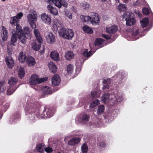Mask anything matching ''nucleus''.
Listing matches in <instances>:
<instances>
[{
    "mask_svg": "<svg viewBox=\"0 0 153 153\" xmlns=\"http://www.w3.org/2000/svg\"><path fill=\"white\" fill-rule=\"evenodd\" d=\"M1 33L2 39L4 41H6L7 38L8 33L6 28L3 26L1 27Z\"/></svg>",
    "mask_w": 153,
    "mask_h": 153,
    "instance_id": "6ab92c4d",
    "label": "nucleus"
},
{
    "mask_svg": "<svg viewBox=\"0 0 153 153\" xmlns=\"http://www.w3.org/2000/svg\"><path fill=\"white\" fill-rule=\"evenodd\" d=\"M54 27L56 26L57 28L56 29L57 30H58V28H59L61 27L64 26L62 23L57 19L54 20Z\"/></svg>",
    "mask_w": 153,
    "mask_h": 153,
    "instance_id": "c9c22d12",
    "label": "nucleus"
},
{
    "mask_svg": "<svg viewBox=\"0 0 153 153\" xmlns=\"http://www.w3.org/2000/svg\"><path fill=\"white\" fill-rule=\"evenodd\" d=\"M140 31L139 29L136 30L134 32L132 33V35L133 36H135L138 34L139 33Z\"/></svg>",
    "mask_w": 153,
    "mask_h": 153,
    "instance_id": "13d9d810",
    "label": "nucleus"
},
{
    "mask_svg": "<svg viewBox=\"0 0 153 153\" xmlns=\"http://www.w3.org/2000/svg\"><path fill=\"white\" fill-rule=\"evenodd\" d=\"M6 105L7 106V108H8L9 107V105L8 104H7V103L6 104Z\"/></svg>",
    "mask_w": 153,
    "mask_h": 153,
    "instance_id": "338daca9",
    "label": "nucleus"
},
{
    "mask_svg": "<svg viewBox=\"0 0 153 153\" xmlns=\"http://www.w3.org/2000/svg\"><path fill=\"white\" fill-rule=\"evenodd\" d=\"M136 13L137 14L139 17H141L142 16V14L140 13L139 11H137L136 12Z\"/></svg>",
    "mask_w": 153,
    "mask_h": 153,
    "instance_id": "0e129e2a",
    "label": "nucleus"
},
{
    "mask_svg": "<svg viewBox=\"0 0 153 153\" xmlns=\"http://www.w3.org/2000/svg\"><path fill=\"white\" fill-rule=\"evenodd\" d=\"M33 32L38 42L40 43H42L43 39L39 30L37 29H34Z\"/></svg>",
    "mask_w": 153,
    "mask_h": 153,
    "instance_id": "f3484780",
    "label": "nucleus"
},
{
    "mask_svg": "<svg viewBox=\"0 0 153 153\" xmlns=\"http://www.w3.org/2000/svg\"><path fill=\"white\" fill-rule=\"evenodd\" d=\"M80 140L79 137H74L71 139L68 142V144L71 146H73L78 144Z\"/></svg>",
    "mask_w": 153,
    "mask_h": 153,
    "instance_id": "a878e982",
    "label": "nucleus"
},
{
    "mask_svg": "<svg viewBox=\"0 0 153 153\" xmlns=\"http://www.w3.org/2000/svg\"><path fill=\"white\" fill-rule=\"evenodd\" d=\"M37 16L36 12L34 11L33 13H30L27 15V21L33 28L35 29L36 27L35 22L36 21Z\"/></svg>",
    "mask_w": 153,
    "mask_h": 153,
    "instance_id": "423d86ee",
    "label": "nucleus"
},
{
    "mask_svg": "<svg viewBox=\"0 0 153 153\" xmlns=\"http://www.w3.org/2000/svg\"><path fill=\"white\" fill-rule=\"evenodd\" d=\"M83 7L86 10L88 9L90 7V5L88 3H85L83 5Z\"/></svg>",
    "mask_w": 153,
    "mask_h": 153,
    "instance_id": "bf43d9fd",
    "label": "nucleus"
},
{
    "mask_svg": "<svg viewBox=\"0 0 153 153\" xmlns=\"http://www.w3.org/2000/svg\"><path fill=\"white\" fill-rule=\"evenodd\" d=\"M81 150L82 153H87L88 151V147L87 144L84 143L81 146Z\"/></svg>",
    "mask_w": 153,
    "mask_h": 153,
    "instance_id": "c03bdc74",
    "label": "nucleus"
},
{
    "mask_svg": "<svg viewBox=\"0 0 153 153\" xmlns=\"http://www.w3.org/2000/svg\"><path fill=\"white\" fill-rule=\"evenodd\" d=\"M18 74L20 78H22L24 77L25 74V71L24 68L21 66L18 67Z\"/></svg>",
    "mask_w": 153,
    "mask_h": 153,
    "instance_id": "c85d7f7f",
    "label": "nucleus"
},
{
    "mask_svg": "<svg viewBox=\"0 0 153 153\" xmlns=\"http://www.w3.org/2000/svg\"><path fill=\"white\" fill-rule=\"evenodd\" d=\"M104 42V40L102 39H97L95 41V46H99L102 44Z\"/></svg>",
    "mask_w": 153,
    "mask_h": 153,
    "instance_id": "09e8293b",
    "label": "nucleus"
},
{
    "mask_svg": "<svg viewBox=\"0 0 153 153\" xmlns=\"http://www.w3.org/2000/svg\"><path fill=\"white\" fill-rule=\"evenodd\" d=\"M44 1L48 3H51L52 2V0H44Z\"/></svg>",
    "mask_w": 153,
    "mask_h": 153,
    "instance_id": "69168bd1",
    "label": "nucleus"
},
{
    "mask_svg": "<svg viewBox=\"0 0 153 153\" xmlns=\"http://www.w3.org/2000/svg\"><path fill=\"white\" fill-rule=\"evenodd\" d=\"M6 85L4 81L0 82V93H4L6 90Z\"/></svg>",
    "mask_w": 153,
    "mask_h": 153,
    "instance_id": "f704fd0d",
    "label": "nucleus"
},
{
    "mask_svg": "<svg viewBox=\"0 0 153 153\" xmlns=\"http://www.w3.org/2000/svg\"><path fill=\"white\" fill-rule=\"evenodd\" d=\"M48 66L49 69L51 72L54 73L56 71V66L52 62H50L48 64Z\"/></svg>",
    "mask_w": 153,
    "mask_h": 153,
    "instance_id": "2f4dec72",
    "label": "nucleus"
},
{
    "mask_svg": "<svg viewBox=\"0 0 153 153\" xmlns=\"http://www.w3.org/2000/svg\"><path fill=\"white\" fill-rule=\"evenodd\" d=\"M133 4L135 6H137L139 5L140 3L139 1L137 0L134 2Z\"/></svg>",
    "mask_w": 153,
    "mask_h": 153,
    "instance_id": "e2e57ef3",
    "label": "nucleus"
},
{
    "mask_svg": "<svg viewBox=\"0 0 153 153\" xmlns=\"http://www.w3.org/2000/svg\"><path fill=\"white\" fill-rule=\"evenodd\" d=\"M102 36L106 39H109L111 38V36L110 35L102 34Z\"/></svg>",
    "mask_w": 153,
    "mask_h": 153,
    "instance_id": "4d7b16f0",
    "label": "nucleus"
},
{
    "mask_svg": "<svg viewBox=\"0 0 153 153\" xmlns=\"http://www.w3.org/2000/svg\"><path fill=\"white\" fill-rule=\"evenodd\" d=\"M74 36V33L71 29H67L64 38L67 39H71Z\"/></svg>",
    "mask_w": 153,
    "mask_h": 153,
    "instance_id": "a211bd4d",
    "label": "nucleus"
},
{
    "mask_svg": "<svg viewBox=\"0 0 153 153\" xmlns=\"http://www.w3.org/2000/svg\"><path fill=\"white\" fill-rule=\"evenodd\" d=\"M18 87V86H9V87L7 88V95L12 94Z\"/></svg>",
    "mask_w": 153,
    "mask_h": 153,
    "instance_id": "bb28decb",
    "label": "nucleus"
},
{
    "mask_svg": "<svg viewBox=\"0 0 153 153\" xmlns=\"http://www.w3.org/2000/svg\"><path fill=\"white\" fill-rule=\"evenodd\" d=\"M118 30L117 26L115 25H113L111 26L107 27L106 28V31L107 33H115Z\"/></svg>",
    "mask_w": 153,
    "mask_h": 153,
    "instance_id": "aec40b11",
    "label": "nucleus"
},
{
    "mask_svg": "<svg viewBox=\"0 0 153 153\" xmlns=\"http://www.w3.org/2000/svg\"><path fill=\"white\" fill-rule=\"evenodd\" d=\"M5 62L8 67L12 68L14 66V61L11 56H7L5 59Z\"/></svg>",
    "mask_w": 153,
    "mask_h": 153,
    "instance_id": "4468645a",
    "label": "nucleus"
},
{
    "mask_svg": "<svg viewBox=\"0 0 153 153\" xmlns=\"http://www.w3.org/2000/svg\"><path fill=\"white\" fill-rule=\"evenodd\" d=\"M100 103V101L98 99H96L94 100L90 105V107L93 108L95 106L98 105Z\"/></svg>",
    "mask_w": 153,
    "mask_h": 153,
    "instance_id": "de8ad7c7",
    "label": "nucleus"
},
{
    "mask_svg": "<svg viewBox=\"0 0 153 153\" xmlns=\"http://www.w3.org/2000/svg\"><path fill=\"white\" fill-rule=\"evenodd\" d=\"M113 94L115 95L114 97H113V99H114V101L120 102L123 100V98L122 96L116 95V94Z\"/></svg>",
    "mask_w": 153,
    "mask_h": 153,
    "instance_id": "a18cd8bd",
    "label": "nucleus"
},
{
    "mask_svg": "<svg viewBox=\"0 0 153 153\" xmlns=\"http://www.w3.org/2000/svg\"><path fill=\"white\" fill-rule=\"evenodd\" d=\"M74 68V66L73 65L71 64L68 65L66 68L68 74L70 75L73 72Z\"/></svg>",
    "mask_w": 153,
    "mask_h": 153,
    "instance_id": "4c0bfd02",
    "label": "nucleus"
},
{
    "mask_svg": "<svg viewBox=\"0 0 153 153\" xmlns=\"http://www.w3.org/2000/svg\"><path fill=\"white\" fill-rule=\"evenodd\" d=\"M65 15L70 19L72 18V15L71 12L68 10H66L65 12Z\"/></svg>",
    "mask_w": 153,
    "mask_h": 153,
    "instance_id": "603ef678",
    "label": "nucleus"
},
{
    "mask_svg": "<svg viewBox=\"0 0 153 153\" xmlns=\"http://www.w3.org/2000/svg\"><path fill=\"white\" fill-rule=\"evenodd\" d=\"M45 149L44 145L43 144H39L37 146L36 150L40 153L44 152Z\"/></svg>",
    "mask_w": 153,
    "mask_h": 153,
    "instance_id": "79ce46f5",
    "label": "nucleus"
},
{
    "mask_svg": "<svg viewBox=\"0 0 153 153\" xmlns=\"http://www.w3.org/2000/svg\"><path fill=\"white\" fill-rule=\"evenodd\" d=\"M104 106L103 105L98 106L97 113L98 114H100L103 112Z\"/></svg>",
    "mask_w": 153,
    "mask_h": 153,
    "instance_id": "3c124183",
    "label": "nucleus"
},
{
    "mask_svg": "<svg viewBox=\"0 0 153 153\" xmlns=\"http://www.w3.org/2000/svg\"><path fill=\"white\" fill-rule=\"evenodd\" d=\"M52 2L59 8H61L62 6L66 7L68 5V3L65 0H52Z\"/></svg>",
    "mask_w": 153,
    "mask_h": 153,
    "instance_id": "6e6552de",
    "label": "nucleus"
},
{
    "mask_svg": "<svg viewBox=\"0 0 153 153\" xmlns=\"http://www.w3.org/2000/svg\"><path fill=\"white\" fill-rule=\"evenodd\" d=\"M91 16L82 15L80 18L84 22H90L93 25L98 24L99 19L98 14L95 13H91L90 15Z\"/></svg>",
    "mask_w": 153,
    "mask_h": 153,
    "instance_id": "f03ea898",
    "label": "nucleus"
},
{
    "mask_svg": "<svg viewBox=\"0 0 153 153\" xmlns=\"http://www.w3.org/2000/svg\"><path fill=\"white\" fill-rule=\"evenodd\" d=\"M89 100H85L84 101H82L81 100H80L79 102V105L80 106H82V104H84V102L85 103H87L88 102Z\"/></svg>",
    "mask_w": 153,
    "mask_h": 153,
    "instance_id": "052dcab7",
    "label": "nucleus"
},
{
    "mask_svg": "<svg viewBox=\"0 0 153 153\" xmlns=\"http://www.w3.org/2000/svg\"><path fill=\"white\" fill-rule=\"evenodd\" d=\"M41 43L35 41L32 43V48L35 51H37L39 50L41 47Z\"/></svg>",
    "mask_w": 153,
    "mask_h": 153,
    "instance_id": "7c9ffc66",
    "label": "nucleus"
},
{
    "mask_svg": "<svg viewBox=\"0 0 153 153\" xmlns=\"http://www.w3.org/2000/svg\"><path fill=\"white\" fill-rule=\"evenodd\" d=\"M42 91L43 94H51L52 91L48 86H43L42 87Z\"/></svg>",
    "mask_w": 153,
    "mask_h": 153,
    "instance_id": "cd10ccee",
    "label": "nucleus"
},
{
    "mask_svg": "<svg viewBox=\"0 0 153 153\" xmlns=\"http://www.w3.org/2000/svg\"><path fill=\"white\" fill-rule=\"evenodd\" d=\"M47 34L46 38L47 42L51 44H54L56 41V38L54 35L51 32H49Z\"/></svg>",
    "mask_w": 153,
    "mask_h": 153,
    "instance_id": "1a4fd4ad",
    "label": "nucleus"
},
{
    "mask_svg": "<svg viewBox=\"0 0 153 153\" xmlns=\"http://www.w3.org/2000/svg\"><path fill=\"white\" fill-rule=\"evenodd\" d=\"M19 22V20L15 16L12 17L10 20V23L13 27V29H15L16 30V26H20V25L18 23Z\"/></svg>",
    "mask_w": 153,
    "mask_h": 153,
    "instance_id": "2eb2a0df",
    "label": "nucleus"
},
{
    "mask_svg": "<svg viewBox=\"0 0 153 153\" xmlns=\"http://www.w3.org/2000/svg\"><path fill=\"white\" fill-rule=\"evenodd\" d=\"M41 18L42 22L48 25L51 24V18L48 14L45 13H42L41 15Z\"/></svg>",
    "mask_w": 153,
    "mask_h": 153,
    "instance_id": "9d476101",
    "label": "nucleus"
},
{
    "mask_svg": "<svg viewBox=\"0 0 153 153\" xmlns=\"http://www.w3.org/2000/svg\"><path fill=\"white\" fill-rule=\"evenodd\" d=\"M74 54L73 52L71 51H68L65 53V56L68 60H70L73 59Z\"/></svg>",
    "mask_w": 153,
    "mask_h": 153,
    "instance_id": "393cba45",
    "label": "nucleus"
},
{
    "mask_svg": "<svg viewBox=\"0 0 153 153\" xmlns=\"http://www.w3.org/2000/svg\"><path fill=\"white\" fill-rule=\"evenodd\" d=\"M47 9L53 15L56 16L58 14V12L57 9L50 5H48L47 6Z\"/></svg>",
    "mask_w": 153,
    "mask_h": 153,
    "instance_id": "5701e85b",
    "label": "nucleus"
},
{
    "mask_svg": "<svg viewBox=\"0 0 153 153\" xmlns=\"http://www.w3.org/2000/svg\"><path fill=\"white\" fill-rule=\"evenodd\" d=\"M60 81V78L58 74H55L52 77V83L53 85L57 86L59 85Z\"/></svg>",
    "mask_w": 153,
    "mask_h": 153,
    "instance_id": "dca6fc26",
    "label": "nucleus"
},
{
    "mask_svg": "<svg viewBox=\"0 0 153 153\" xmlns=\"http://www.w3.org/2000/svg\"><path fill=\"white\" fill-rule=\"evenodd\" d=\"M15 32L18 33L19 40L23 44H25L27 39L25 34L28 33L27 27H25L22 30L21 26H17Z\"/></svg>",
    "mask_w": 153,
    "mask_h": 153,
    "instance_id": "7ed1b4c3",
    "label": "nucleus"
},
{
    "mask_svg": "<svg viewBox=\"0 0 153 153\" xmlns=\"http://www.w3.org/2000/svg\"><path fill=\"white\" fill-rule=\"evenodd\" d=\"M134 14L129 12L125 13L123 15V18H125L126 25L127 26H130L136 23V20L134 18Z\"/></svg>",
    "mask_w": 153,
    "mask_h": 153,
    "instance_id": "20e7f679",
    "label": "nucleus"
},
{
    "mask_svg": "<svg viewBox=\"0 0 153 153\" xmlns=\"http://www.w3.org/2000/svg\"><path fill=\"white\" fill-rule=\"evenodd\" d=\"M23 16V14L22 12H20L19 13L17 14V15L15 16L19 20L21 19V17Z\"/></svg>",
    "mask_w": 153,
    "mask_h": 153,
    "instance_id": "5fc2aeb1",
    "label": "nucleus"
},
{
    "mask_svg": "<svg viewBox=\"0 0 153 153\" xmlns=\"http://www.w3.org/2000/svg\"><path fill=\"white\" fill-rule=\"evenodd\" d=\"M67 30V29H65L63 26L59 28L58 32L60 36L64 38Z\"/></svg>",
    "mask_w": 153,
    "mask_h": 153,
    "instance_id": "e433bc0d",
    "label": "nucleus"
},
{
    "mask_svg": "<svg viewBox=\"0 0 153 153\" xmlns=\"http://www.w3.org/2000/svg\"><path fill=\"white\" fill-rule=\"evenodd\" d=\"M26 61L27 63L29 66H33L36 63L35 59L30 56L27 57Z\"/></svg>",
    "mask_w": 153,
    "mask_h": 153,
    "instance_id": "4be33fe9",
    "label": "nucleus"
},
{
    "mask_svg": "<svg viewBox=\"0 0 153 153\" xmlns=\"http://www.w3.org/2000/svg\"><path fill=\"white\" fill-rule=\"evenodd\" d=\"M54 109L51 107H45L43 111H40L41 116L38 117L41 118H45L47 117H51L53 115Z\"/></svg>",
    "mask_w": 153,
    "mask_h": 153,
    "instance_id": "39448f33",
    "label": "nucleus"
},
{
    "mask_svg": "<svg viewBox=\"0 0 153 153\" xmlns=\"http://www.w3.org/2000/svg\"><path fill=\"white\" fill-rule=\"evenodd\" d=\"M20 115L19 114H17L14 115L12 117V122H11L10 123L16 122L19 119Z\"/></svg>",
    "mask_w": 153,
    "mask_h": 153,
    "instance_id": "8fccbe9b",
    "label": "nucleus"
},
{
    "mask_svg": "<svg viewBox=\"0 0 153 153\" xmlns=\"http://www.w3.org/2000/svg\"><path fill=\"white\" fill-rule=\"evenodd\" d=\"M124 73L123 72H119L117 74L115 75L113 77V79H117V80H119L118 82L119 83H121V80L123 77V75Z\"/></svg>",
    "mask_w": 153,
    "mask_h": 153,
    "instance_id": "b1692460",
    "label": "nucleus"
},
{
    "mask_svg": "<svg viewBox=\"0 0 153 153\" xmlns=\"http://www.w3.org/2000/svg\"><path fill=\"white\" fill-rule=\"evenodd\" d=\"M26 59L27 57L25 56V54H24L23 52L22 51L19 54L18 57L19 61L22 63H23L26 61Z\"/></svg>",
    "mask_w": 153,
    "mask_h": 153,
    "instance_id": "473e14b6",
    "label": "nucleus"
},
{
    "mask_svg": "<svg viewBox=\"0 0 153 153\" xmlns=\"http://www.w3.org/2000/svg\"><path fill=\"white\" fill-rule=\"evenodd\" d=\"M50 56L52 59L56 61H58L59 60V54L56 51H52L51 53Z\"/></svg>",
    "mask_w": 153,
    "mask_h": 153,
    "instance_id": "412c9836",
    "label": "nucleus"
},
{
    "mask_svg": "<svg viewBox=\"0 0 153 153\" xmlns=\"http://www.w3.org/2000/svg\"><path fill=\"white\" fill-rule=\"evenodd\" d=\"M111 82L109 79H104L103 81V89L109 88Z\"/></svg>",
    "mask_w": 153,
    "mask_h": 153,
    "instance_id": "72a5a7b5",
    "label": "nucleus"
},
{
    "mask_svg": "<svg viewBox=\"0 0 153 153\" xmlns=\"http://www.w3.org/2000/svg\"><path fill=\"white\" fill-rule=\"evenodd\" d=\"M142 11L143 13L146 15H148L149 13V10L147 8L145 7L143 8Z\"/></svg>",
    "mask_w": 153,
    "mask_h": 153,
    "instance_id": "864d4df0",
    "label": "nucleus"
},
{
    "mask_svg": "<svg viewBox=\"0 0 153 153\" xmlns=\"http://www.w3.org/2000/svg\"><path fill=\"white\" fill-rule=\"evenodd\" d=\"M18 81V80L17 78L12 77L9 79L8 83L10 86H15Z\"/></svg>",
    "mask_w": 153,
    "mask_h": 153,
    "instance_id": "c756f323",
    "label": "nucleus"
},
{
    "mask_svg": "<svg viewBox=\"0 0 153 153\" xmlns=\"http://www.w3.org/2000/svg\"><path fill=\"white\" fill-rule=\"evenodd\" d=\"M2 116V115L1 114H0V120L1 119Z\"/></svg>",
    "mask_w": 153,
    "mask_h": 153,
    "instance_id": "774afa93",
    "label": "nucleus"
},
{
    "mask_svg": "<svg viewBox=\"0 0 153 153\" xmlns=\"http://www.w3.org/2000/svg\"><path fill=\"white\" fill-rule=\"evenodd\" d=\"M93 53L91 51H88V49H85L82 53L83 56L85 57H88L92 55Z\"/></svg>",
    "mask_w": 153,
    "mask_h": 153,
    "instance_id": "a19ab883",
    "label": "nucleus"
},
{
    "mask_svg": "<svg viewBox=\"0 0 153 153\" xmlns=\"http://www.w3.org/2000/svg\"><path fill=\"white\" fill-rule=\"evenodd\" d=\"M83 30L87 33H92L93 30L87 25H85L82 27Z\"/></svg>",
    "mask_w": 153,
    "mask_h": 153,
    "instance_id": "ea45409f",
    "label": "nucleus"
},
{
    "mask_svg": "<svg viewBox=\"0 0 153 153\" xmlns=\"http://www.w3.org/2000/svg\"><path fill=\"white\" fill-rule=\"evenodd\" d=\"M100 95V92L96 90L92 91L91 92V96L92 98L98 97Z\"/></svg>",
    "mask_w": 153,
    "mask_h": 153,
    "instance_id": "37998d69",
    "label": "nucleus"
},
{
    "mask_svg": "<svg viewBox=\"0 0 153 153\" xmlns=\"http://www.w3.org/2000/svg\"><path fill=\"white\" fill-rule=\"evenodd\" d=\"M48 78L45 77L39 78L38 76L36 74L32 75L30 79V83L31 85H36L37 84L43 82L47 81Z\"/></svg>",
    "mask_w": 153,
    "mask_h": 153,
    "instance_id": "0eeeda50",
    "label": "nucleus"
},
{
    "mask_svg": "<svg viewBox=\"0 0 153 153\" xmlns=\"http://www.w3.org/2000/svg\"><path fill=\"white\" fill-rule=\"evenodd\" d=\"M113 97H114L115 95L113 94H110L109 93H105L104 94L102 97V100L104 103L108 102L110 100H113Z\"/></svg>",
    "mask_w": 153,
    "mask_h": 153,
    "instance_id": "9b49d317",
    "label": "nucleus"
},
{
    "mask_svg": "<svg viewBox=\"0 0 153 153\" xmlns=\"http://www.w3.org/2000/svg\"><path fill=\"white\" fill-rule=\"evenodd\" d=\"M98 144L101 147H105L106 146V144L104 142H102L100 143H99Z\"/></svg>",
    "mask_w": 153,
    "mask_h": 153,
    "instance_id": "680f3d73",
    "label": "nucleus"
},
{
    "mask_svg": "<svg viewBox=\"0 0 153 153\" xmlns=\"http://www.w3.org/2000/svg\"><path fill=\"white\" fill-rule=\"evenodd\" d=\"M126 5L125 4H120L118 7L119 10L120 12H123L126 9Z\"/></svg>",
    "mask_w": 153,
    "mask_h": 153,
    "instance_id": "49530a36",
    "label": "nucleus"
},
{
    "mask_svg": "<svg viewBox=\"0 0 153 153\" xmlns=\"http://www.w3.org/2000/svg\"><path fill=\"white\" fill-rule=\"evenodd\" d=\"M12 31L13 34L11 36V45L14 46H15V43L16 42L18 39V35L17 33L16 32V30L14 29Z\"/></svg>",
    "mask_w": 153,
    "mask_h": 153,
    "instance_id": "ddd939ff",
    "label": "nucleus"
},
{
    "mask_svg": "<svg viewBox=\"0 0 153 153\" xmlns=\"http://www.w3.org/2000/svg\"><path fill=\"white\" fill-rule=\"evenodd\" d=\"M149 23V20L148 18H144L140 22L141 26L143 27H146Z\"/></svg>",
    "mask_w": 153,
    "mask_h": 153,
    "instance_id": "58836bf2",
    "label": "nucleus"
},
{
    "mask_svg": "<svg viewBox=\"0 0 153 153\" xmlns=\"http://www.w3.org/2000/svg\"><path fill=\"white\" fill-rule=\"evenodd\" d=\"M90 118L89 115L86 114H83L80 116V121L83 124H87Z\"/></svg>",
    "mask_w": 153,
    "mask_h": 153,
    "instance_id": "f8f14e48",
    "label": "nucleus"
},
{
    "mask_svg": "<svg viewBox=\"0 0 153 153\" xmlns=\"http://www.w3.org/2000/svg\"><path fill=\"white\" fill-rule=\"evenodd\" d=\"M45 150L48 153H50L53 151L52 148L50 147L45 148Z\"/></svg>",
    "mask_w": 153,
    "mask_h": 153,
    "instance_id": "6e6d98bb",
    "label": "nucleus"
},
{
    "mask_svg": "<svg viewBox=\"0 0 153 153\" xmlns=\"http://www.w3.org/2000/svg\"><path fill=\"white\" fill-rule=\"evenodd\" d=\"M33 104L32 103L27 104L25 106V111L26 114H28L31 122H34L37 120V118L41 119L38 117V116H41V114H40L39 112V113L37 114V116H36L35 114L33 113L35 109L33 108Z\"/></svg>",
    "mask_w": 153,
    "mask_h": 153,
    "instance_id": "f257e3e1",
    "label": "nucleus"
}]
</instances>
